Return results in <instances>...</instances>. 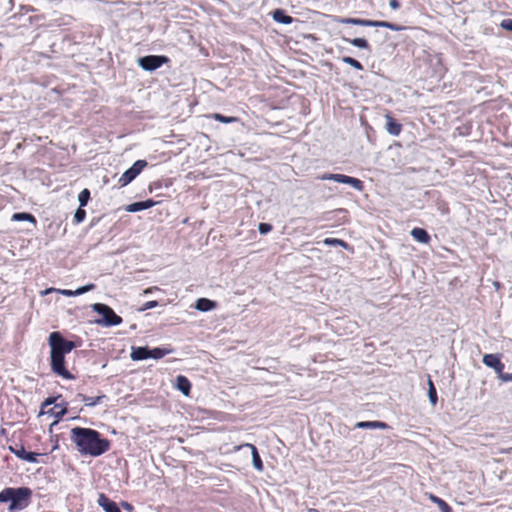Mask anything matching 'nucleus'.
Segmentation results:
<instances>
[{
  "mask_svg": "<svg viewBox=\"0 0 512 512\" xmlns=\"http://www.w3.org/2000/svg\"><path fill=\"white\" fill-rule=\"evenodd\" d=\"M71 440L81 454L98 457L110 448V441L91 428L74 427L71 430Z\"/></svg>",
  "mask_w": 512,
  "mask_h": 512,
  "instance_id": "obj_1",
  "label": "nucleus"
},
{
  "mask_svg": "<svg viewBox=\"0 0 512 512\" xmlns=\"http://www.w3.org/2000/svg\"><path fill=\"white\" fill-rule=\"evenodd\" d=\"M32 498L29 487H7L0 491V503L9 502L8 511H20L28 507Z\"/></svg>",
  "mask_w": 512,
  "mask_h": 512,
  "instance_id": "obj_2",
  "label": "nucleus"
},
{
  "mask_svg": "<svg viewBox=\"0 0 512 512\" xmlns=\"http://www.w3.org/2000/svg\"><path fill=\"white\" fill-rule=\"evenodd\" d=\"M92 310L102 316L101 319L95 320V323L104 327L117 326L122 323V318L117 315L114 310L103 303H95Z\"/></svg>",
  "mask_w": 512,
  "mask_h": 512,
  "instance_id": "obj_3",
  "label": "nucleus"
},
{
  "mask_svg": "<svg viewBox=\"0 0 512 512\" xmlns=\"http://www.w3.org/2000/svg\"><path fill=\"white\" fill-rule=\"evenodd\" d=\"M50 351L56 352L59 354H68L70 353L75 344L72 341L66 340L60 332H52L48 338Z\"/></svg>",
  "mask_w": 512,
  "mask_h": 512,
  "instance_id": "obj_4",
  "label": "nucleus"
},
{
  "mask_svg": "<svg viewBox=\"0 0 512 512\" xmlns=\"http://www.w3.org/2000/svg\"><path fill=\"white\" fill-rule=\"evenodd\" d=\"M170 59L165 55H146L138 58V65L145 71L153 72L162 65L168 63Z\"/></svg>",
  "mask_w": 512,
  "mask_h": 512,
  "instance_id": "obj_5",
  "label": "nucleus"
},
{
  "mask_svg": "<svg viewBox=\"0 0 512 512\" xmlns=\"http://www.w3.org/2000/svg\"><path fill=\"white\" fill-rule=\"evenodd\" d=\"M51 370L64 379L72 380L74 375L65 367V355L50 351Z\"/></svg>",
  "mask_w": 512,
  "mask_h": 512,
  "instance_id": "obj_6",
  "label": "nucleus"
},
{
  "mask_svg": "<svg viewBox=\"0 0 512 512\" xmlns=\"http://www.w3.org/2000/svg\"><path fill=\"white\" fill-rule=\"evenodd\" d=\"M321 180H331L342 184H348L357 191H362L364 188L363 182L358 179L344 174L325 173L319 177Z\"/></svg>",
  "mask_w": 512,
  "mask_h": 512,
  "instance_id": "obj_7",
  "label": "nucleus"
},
{
  "mask_svg": "<svg viewBox=\"0 0 512 512\" xmlns=\"http://www.w3.org/2000/svg\"><path fill=\"white\" fill-rule=\"evenodd\" d=\"M148 165L146 160H137L133 163V165L128 168L119 178V183L121 186H126L131 183Z\"/></svg>",
  "mask_w": 512,
  "mask_h": 512,
  "instance_id": "obj_8",
  "label": "nucleus"
},
{
  "mask_svg": "<svg viewBox=\"0 0 512 512\" xmlns=\"http://www.w3.org/2000/svg\"><path fill=\"white\" fill-rule=\"evenodd\" d=\"M10 452H12L15 456H17L21 460H25L29 463H37L39 453L36 452H27L23 445H20L19 448L9 446Z\"/></svg>",
  "mask_w": 512,
  "mask_h": 512,
  "instance_id": "obj_9",
  "label": "nucleus"
},
{
  "mask_svg": "<svg viewBox=\"0 0 512 512\" xmlns=\"http://www.w3.org/2000/svg\"><path fill=\"white\" fill-rule=\"evenodd\" d=\"M482 361L486 366L494 369L497 376L504 370V364L497 354H485Z\"/></svg>",
  "mask_w": 512,
  "mask_h": 512,
  "instance_id": "obj_10",
  "label": "nucleus"
},
{
  "mask_svg": "<svg viewBox=\"0 0 512 512\" xmlns=\"http://www.w3.org/2000/svg\"><path fill=\"white\" fill-rule=\"evenodd\" d=\"M97 503L105 512H121L118 505L104 493L99 494Z\"/></svg>",
  "mask_w": 512,
  "mask_h": 512,
  "instance_id": "obj_11",
  "label": "nucleus"
},
{
  "mask_svg": "<svg viewBox=\"0 0 512 512\" xmlns=\"http://www.w3.org/2000/svg\"><path fill=\"white\" fill-rule=\"evenodd\" d=\"M156 204H157V202H155L154 200L147 199L145 201L133 202V203L129 204L125 210L130 213H135V212L149 209V208L155 206Z\"/></svg>",
  "mask_w": 512,
  "mask_h": 512,
  "instance_id": "obj_12",
  "label": "nucleus"
},
{
  "mask_svg": "<svg viewBox=\"0 0 512 512\" xmlns=\"http://www.w3.org/2000/svg\"><path fill=\"white\" fill-rule=\"evenodd\" d=\"M150 348L148 346H133L130 357L133 361H142L150 358Z\"/></svg>",
  "mask_w": 512,
  "mask_h": 512,
  "instance_id": "obj_13",
  "label": "nucleus"
},
{
  "mask_svg": "<svg viewBox=\"0 0 512 512\" xmlns=\"http://www.w3.org/2000/svg\"><path fill=\"white\" fill-rule=\"evenodd\" d=\"M386 131L392 136H398L402 131V125L392 116L386 115Z\"/></svg>",
  "mask_w": 512,
  "mask_h": 512,
  "instance_id": "obj_14",
  "label": "nucleus"
},
{
  "mask_svg": "<svg viewBox=\"0 0 512 512\" xmlns=\"http://www.w3.org/2000/svg\"><path fill=\"white\" fill-rule=\"evenodd\" d=\"M410 234L417 242L422 244H428L431 240L429 233L420 227L413 228Z\"/></svg>",
  "mask_w": 512,
  "mask_h": 512,
  "instance_id": "obj_15",
  "label": "nucleus"
},
{
  "mask_svg": "<svg viewBox=\"0 0 512 512\" xmlns=\"http://www.w3.org/2000/svg\"><path fill=\"white\" fill-rule=\"evenodd\" d=\"M175 386L184 396H189L191 392V383L186 376L178 375L176 377Z\"/></svg>",
  "mask_w": 512,
  "mask_h": 512,
  "instance_id": "obj_16",
  "label": "nucleus"
},
{
  "mask_svg": "<svg viewBox=\"0 0 512 512\" xmlns=\"http://www.w3.org/2000/svg\"><path fill=\"white\" fill-rule=\"evenodd\" d=\"M241 447H247V448L251 449L253 467L257 471H262L263 470V462L258 453L257 448L253 444H248V443L243 446L238 447V449H240Z\"/></svg>",
  "mask_w": 512,
  "mask_h": 512,
  "instance_id": "obj_17",
  "label": "nucleus"
},
{
  "mask_svg": "<svg viewBox=\"0 0 512 512\" xmlns=\"http://www.w3.org/2000/svg\"><path fill=\"white\" fill-rule=\"evenodd\" d=\"M336 22L341 24H351L356 26L370 27L371 20L369 19H361V18H342L337 17L335 19Z\"/></svg>",
  "mask_w": 512,
  "mask_h": 512,
  "instance_id": "obj_18",
  "label": "nucleus"
},
{
  "mask_svg": "<svg viewBox=\"0 0 512 512\" xmlns=\"http://www.w3.org/2000/svg\"><path fill=\"white\" fill-rule=\"evenodd\" d=\"M356 428L360 429H387L389 426L381 421H361L355 424Z\"/></svg>",
  "mask_w": 512,
  "mask_h": 512,
  "instance_id": "obj_19",
  "label": "nucleus"
},
{
  "mask_svg": "<svg viewBox=\"0 0 512 512\" xmlns=\"http://www.w3.org/2000/svg\"><path fill=\"white\" fill-rule=\"evenodd\" d=\"M216 307V302L207 298H199L195 303V308L201 312H208Z\"/></svg>",
  "mask_w": 512,
  "mask_h": 512,
  "instance_id": "obj_20",
  "label": "nucleus"
},
{
  "mask_svg": "<svg viewBox=\"0 0 512 512\" xmlns=\"http://www.w3.org/2000/svg\"><path fill=\"white\" fill-rule=\"evenodd\" d=\"M77 398H79L80 401L84 402L86 406L94 407L98 404L102 403V400L106 398V395H100L96 397H89L82 393L77 394Z\"/></svg>",
  "mask_w": 512,
  "mask_h": 512,
  "instance_id": "obj_21",
  "label": "nucleus"
},
{
  "mask_svg": "<svg viewBox=\"0 0 512 512\" xmlns=\"http://www.w3.org/2000/svg\"><path fill=\"white\" fill-rule=\"evenodd\" d=\"M67 405V402L63 401L61 403L55 404L53 408L46 411L45 413H48L57 419H61L67 413Z\"/></svg>",
  "mask_w": 512,
  "mask_h": 512,
  "instance_id": "obj_22",
  "label": "nucleus"
},
{
  "mask_svg": "<svg viewBox=\"0 0 512 512\" xmlns=\"http://www.w3.org/2000/svg\"><path fill=\"white\" fill-rule=\"evenodd\" d=\"M370 27H383L387 28L393 31H403L406 29L405 26H401L392 22L388 21H377V20H371Z\"/></svg>",
  "mask_w": 512,
  "mask_h": 512,
  "instance_id": "obj_23",
  "label": "nucleus"
},
{
  "mask_svg": "<svg viewBox=\"0 0 512 512\" xmlns=\"http://www.w3.org/2000/svg\"><path fill=\"white\" fill-rule=\"evenodd\" d=\"M273 19L276 22L281 23V24H285V25L291 24L294 21L293 17H291L290 15L286 14V12L284 10H282V9H276L273 12Z\"/></svg>",
  "mask_w": 512,
  "mask_h": 512,
  "instance_id": "obj_24",
  "label": "nucleus"
},
{
  "mask_svg": "<svg viewBox=\"0 0 512 512\" xmlns=\"http://www.w3.org/2000/svg\"><path fill=\"white\" fill-rule=\"evenodd\" d=\"M428 398L432 406H435L437 404V390L430 376H428Z\"/></svg>",
  "mask_w": 512,
  "mask_h": 512,
  "instance_id": "obj_25",
  "label": "nucleus"
},
{
  "mask_svg": "<svg viewBox=\"0 0 512 512\" xmlns=\"http://www.w3.org/2000/svg\"><path fill=\"white\" fill-rule=\"evenodd\" d=\"M173 350L172 349H166V348H162V347H155L153 349H150V358L152 359H161L163 358L164 356L172 353Z\"/></svg>",
  "mask_w": 512,
  "mask_h": 512,
  "instance_id": "obj_26",
  "label": "nucleus"
},
{
  "mask_svg": "<svg viewBox=\"0 0 512 512\" xmlns=\"http://www.w3.org/2000/svg\"><path fill=\"white\" fill-rule=\"evenodd\" d=\"M344 41L349 42L354 47L360 48V49H370L369 44L366 39L364 38H354V39H347L343 38Z\"/></svg>",
  "mask_w": 512,
  "mask_h": 512,
  "instance_id": "obj_27",
  "label": "nucleus"
},
{
  "mask_svg": "<svg viewBox=\"0 0 512 512\" xmlns=\"http://www.w3.org/2000/svg\"><path fill=\"white\" fill-rule=\"evenodd\" d=\"M12 220L13 221H30L32 223H36L35 217L32 214L26 213V212L14 213L12 215Z\"/></svg>",
  "mask_w": 512,
  "mask_h": 512,
  "instance_id": "obj_28",
  "label": "nucleus"
},
{
  "mask_svg": "<svg viewBox=\"0 0 512 512\" xmlns=\"http://www.w3.org/2000/svg\"><path fill=\"white\" fill-rule=\"evenodd\" d=\"M429 499L433 503L437 504V506L439 507L441 512H449L450 511V506L443 499H441L433 494H430Z\"/></svg>",
  "mask_w": 512,
  "mask_h": 512,
  "instance_id": "obj_29",
  "label": "nucleus"
},
{
  "mask_svg": "<svg viewBox=\"0 0 512 512\" xmlns=\"http://www.w3.org/2000/svg\"><path fill=\"white\" fill-rule=\"evenodd\" d=\"M212 118L214 120H216L218 122H221V123H224V124H230V123H234V122L238 121L237 117L225 116V115H222L220 113H214L212 115Z\"/></svg>",
  "mask_w": 512,
  "mask_h": 512,
  "instance_id": "obj_30",
  "label": "nucleus"
},
{
  "mask_svg": "<svg viewBox=\"0 0 512 512\" xmlns=\"http://www.w3.org/2000/svg\"><path fill=\"white\" fill-rule=\"evenodd\" d=\"M90 190L84 188L78 195L79 206L85 207L90 200Z\"/></svg>",
  "mask_w": 512,
  "mask_h": 512,
  "instance_id": "obj_31",
  "label": "nucleus"
},
{
  "mask_svg": "<svg viewBox=\"0 0 512 512\" xmlns=\"http://www.w3.org/2000/svg\"><path fill=\"white\" fill-rule=\"evenodd\" d=\"M324 244L328 245V246H341L345 249H347L349 247V245L342 239H337V238H326L324 240Z\"/></svg>",
  "mask_w": 512,
  "mask_h": 512,
  "instance_id": "obj_32",
  "label": "nucleus"
},
{
  "mask_svg": "<svg viewBox=\"0 0 512 512\" xmlns=\"http://www.w3.org/2000/svg\"><path fill=\"white\" fill-rule=\"evenodd\" d=\"M342 61L348 65H350L351 67H353L354 69L356 70H363L364 67L363 65L358 61L356 60L355 58H352V57H349V56H345L342 58Z\"/></svg>",
  "mask_w": 512,
  "mask_h": 512,
  "instance_id": "obj_33",
  "label": "nucleus"
},
{
  "mask_svg": "<svg viewBox=\"0 0 512 512\" xmlns=\"http://www.w3.org/2000/svg\"><path fill=\"white\" fill-rule=\"evenodd\" d=\"M85 218H86V211L84 210V207L79 206L74 213V222L76 224H80L85 220Z\"/></svg>",
  "mask_w": 512,
  "mask_h": 512,
  "instance_id": "obj_34",
  "label": "nucleus"
},
{
  "mask_svg": "<svg viewBox=\"0 0 512 512\" xmlns=\"http://www.w3.org/2000/svg\"><path fill=\"white\" fill-rule=\"evenodd\" d=\"M95 288H96L95 284L89 283L87 285L81 286V287L77 288L76 290H74V294H75V296L82 295L86 292L94 290Z\"/></svg>",
  "mask_w": 512,
  "mask_h": 512,
  "instance_id": "obj_35",
  "label": "nucleus"
},
{
  "mask_svg": "<svg viewBox=\"0 0 512 512\" xmlns=\"http://www.w3.org/2000/svg\"><path fill=\"white\" fill-rule=\"evenodd\" d=\"M272 230V225L269 223H260L258 225V231L260 234L265 235Z\"/></svg>",
  "mask_w": 512,
  "mask_h": 512,
  "instance_id": "obj_36",
  "label": "nucleus"
},
{
  "mask_svg": "<svg viewBox=\"0 0 512 512\" xmlns=\"http://www.w3.org/2000/svg\"><path fill=\"white\" fill-rule=\"evenodd\" d=\"M59 398H61V395H59V396H57V397H48V398H46V399L43 401L42 405H41L42 410H43L44 408H46V407H48V406L52 405V404H54V405H55V404H57V403H56V401H57V399H59Z\"/></svg>",
  "mask_w": 512,
  "mask_h": 512,
  "instance_id": "obj_37",
  "label": "nucleus"
},
{
  "mask_svg": "<svg viewBox=\"0 0 512 512\" xmlns=\"http://www.w3.org/2000/svg\"><path fill=\"white\" fill-rule=\"evenodd\" d=\"M497 377L502 382H512V373H505L504 370Z\"/></svg>",
  "mask_w": 512,
  "mask_h": 512,
  "instance_id": "obj_38",
  "label": "nucleus"
},
{
  "mask_svg": "<svg viewBox=\"0 0 512 512\" xmlns=\"http://www.w3.org/2000/svg\"><path fill=\"white\" fill-rule=\"evenodd\" d=\"M500 26L505 29V30H508V31H511L512 32V19H504Z\"/></svg>",
  "mask_w": 512,
  "mask_h": 512,
  "instance_id": "obj_39",
  "label": "nucleus"
},
{
  "mask_svg": "<svg viewBox=\"0 0 512 512\" xmlns=\"http://www.w3.org/2000/svg\"><path fill=\"white\" fill-rule=\"evenodd\" d=\"M55 291H57L58 293L64 295V296H67V297H72V296H75L74 294V290H69V289H55Z\"/></svg>",
  "mask_w": 512,
  "mask_h": 512,
  "instance_id": "obj_40",
  "label": "nucleus"
},
{
  "mask_svg": "<svg viewBox=\"0 0 512 512\" xmlns=\"http://www.w3.org/2000/svg\"><path fill=\"white\" fill-rule=\"evenodd\" d=\"M158 305V302L157 301H148L144 304L142 310H148V309H152L154 307H156Z\"/></svg>",
  "mask_w": 512,
  "mask_h": 512,
  "instance_id": "obj_41",
  "label": "nucleus"
},
{
  "mask_svg": "<svg viewBox=\"0 0 512 512\" xmlns=\"http://www.w3.org/2000/svg\"><path fill=\"white\" fill-rule=\"evenodd\" d=\"M121 506L124 510L128 511V512H132L133 511V506L132 504L126 502V501H123L121 502Z\"/></svg>",
  "mask_w": 512,
  "mask_h": 512,
  "instance_id": "obj_42",
  "label": "nucleus"
},
{
  "mask_svg": "<svg viewBox=\"0 0 512 512\" xmlns=\"http://www.w3.org/2000/svg\"><path fill=\"white\" fill-rule=\"evenodd\" d=\"M389 6L391 9L396 10V9L400 8V2L398 0H390Z\"/></svg>",
  "mask_w": 512,
  "mask_h": 512,
  "instance_id": "obj_43",
  "label": "nucleus"
},
{
  "mask_svg": "<svg viewBox=\"0 0 512 512\" xmlns=\"http://www.w3.org/2000/svg\"><path fill=\"white\" fill-rule=\"evenodd\" d=\"M309 512H319V511L316 509H310Z\"/></svg>",
  "mask_w": 512,
  "mask_h": 512,
  "instance_id": "obj_44",
  "label": "nucleus"
},
{
  "mask_svg": "<svg viewBox=\"0 0 512 512\" xmlns=\"http://www.w3.org/2000/svg\"><path fill=\"white\" fill-rule=\"evenodd\" d=\"M52 290H53V289H47V290L45 291V294H47V293L51 292Z\"/></svg>",
  "mask_w": 512,
  "mask_h": 512,
  "instance_id": "obj_45",
  "label": "nucleus"
},
{
  "mask_svg": "<svg viewBox=\"0 0 512 512\" xmlns=\"http://www.w3.org/2000/svg\"><path fill=\"white\" fill-rule=\"evenodd\" d=\"M149 190H150V192L153 190V186L152 185H150Z\"/></svg>",
  "mask_w": 512,
  "mask_h": 512,
  "instance_id": "obj_46",
  "label": "nucleus"
},
{
  "mask_svg": "<svg viewBox=\"0 0 512 512\" xmlns=\"http://www.w3.org/2000/svg\"><path fill=\"white\" fill-rule=\"evenodd\" d=\"M449 512H453L452 508L450 507V511Z\"/></svg>",
  "mask_w": 512,
  "mask_h": 512,
  "instance_id": "obj_47",
  "label": "nucleus"
}]
</instances>
